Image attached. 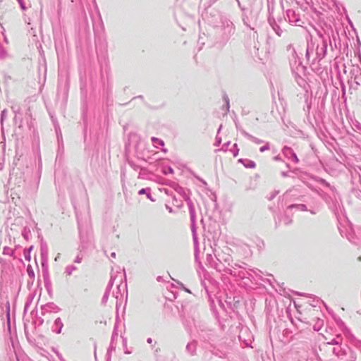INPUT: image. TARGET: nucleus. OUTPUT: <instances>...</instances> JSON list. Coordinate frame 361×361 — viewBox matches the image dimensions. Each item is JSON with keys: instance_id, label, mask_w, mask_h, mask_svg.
Here are the masks:
<instances>
[{"instance_id": "39448f33", "label": "nucleus", "mask_w": 361, "mask_h": 361, "mask_svg": "<svg viewBox=\"0 0 361 361\" xmlns=\"http://www.w3.org/2000/svg\"><path fill=\"white\" fill-rule=\"evenodd\" d=\"M188 206H189L190 220L192 222V226L193 227L195 222V209H194L192 202L190 200L188 202Z\"/></svg>"}, {"instance_id": "c85d7f7f", "label": "nucleus", "mask_w": 361, "mask_h": 361, "mask_svg": "<svg viewBox=\"0 0 361 361\" xmlns=\"http://www.w3.org/2000/svg\"><path fill=\"white\" fill-rule=\"evenodd\" d=\"M146 191H147V190H146V189L142 188V189H141V190L138 192V194H139V195H143V194H145V193H146Z\"/></svg>"}, {"instance_id": "a211bd4d", "label": "nucleus", "mask_w": 361, "mask_h": 361, "mask_svg": "<svg viewBox=\"0 0 361 361\" xmlns=\"http://www.w3.org/2000/svg\"><path fill=\"white\" fill-rule=\"evenodd\" d=\"M6 56V51L1 47H0V57L4 58Z\"/></svg>"}, {"instance_id": "f704fd0d", "label": "nucleus", "mask_w": 361, "mask_h": 361, "mask_svg": "<svg viewBox=\"0 0 361 361\" xmlns=\"http://www.w3.org/2000/svg\"><path fill=\"white\" fill-rule=\"evenodd\" d=\"M221 128H222V126L221 125V126H220V127H219V129H218V132H217V133H218V134H219V132L221 131Z\"/></svg>"}, {"instance_id": "2eb2a0df", "label": "nucleus", "mask_w": 361, "mask_h": 361, "mask_svg": "<svg viewBox=\"0 0 361 361\" xmlns=\"http://www.w3.org/2000/svg\"><path fill=\"white\" fill-rule=\"evenodd\" d=\"M340 343H341V341L338 339V336H337V338H334L330 341H327V344H329V345H338Z\"/></svg>"}, {"instance_id": "9b49d317", "label": "nucleus", "mask_w": 361, "mask_h": 361, "mask_svg": "<svg viewBox=\"0 0 361 361\" xmlns=\"http://www.w3.org/2000/svg\"><path fill=\"white\" fill-rule=\"evenodd\" d=\"M44 286L49 293L51 291V283L49 278L44 279Z\"/></svg>"}, {"instance_id": "58836bf2", "label": "nucleus", "mask_w": 361, "mask_h": 361, "mask_svg": "<svg viewBox=\"0 0 361 361\" xmlns=\"http://www.w3.org/2000/svg\"><path fill=\"white\" fill-rule=\"evenodd\" d=\"M4 40H5V42L7 43V42H7V38L6 37V36H4Z\"/></svg>"}, {"instance_id": "412c9836", "label": "nucleus", "mask_w": 361, "mask_h": 361, "mask_svg": "<svg viewBox=\"0 0 361 361\" xmlns=\"http://www.w3.org/2000/svg\"><path fill=\"white\" fill-rule=\"evenodd\" d=\"M247 168H254L255 166V163L254 161H250L248 165H245Z\"/></svg>"}, {"instance_id": "f03ea898", "label": "nucleus", "mask_w": 361, "mask_h": 361, "mask_svg": "<svg viewBox=\"0 0 361 361\" xmlns=\"http://www.w3.org/2000/svg\"><path fill=\"white\" fill-rule=\"evenodd\" d=\"M327 51V43L325 40H322L321 43H318L316 47V54L318 59L324 58Z\"/></svg>"}, {"instance_id": "473e14b6", "label": "nucleus", "mask_w": 361, "mask_h": 361, "mask_svg": "<svg viewBox=\"0 0 361 361\" xmlns=\"http://www.w3.org/2000/svg\"><path fill=\"white\" fill-rule=\"evenodd\" d=\"M230 145V142H227L226 144H225V147L223 148L224 150H226V147Z\"/></svg>"}, {"instance_id": "6ab92c4d", "label": "nucleus", "mask_w": 361, "mask_h": 361, "mask_svg": "<svg viewBox=\"0 0 361 361\" xmlns=\"http://www.w3.org/2000/svg\"><path fill=\"white\" fill-rule=\"evenodd\" d=\"M221 138L220 137H219L218 135H216L215 145L219 146L221 144Z\"/></svg>"}, {"instance_id": "e433bc0d", "label": "nucleus", "mask_w": 361, "mask_h": 361, "mask_svg": "<svg viewBox=\"0 0 361 361\" xmlns=\"http://www.w3.org/2000/svg\"><path fill=\"white\" fill-rule=\"evenodd\" d=\"M28 273H29V274H30H30H32V276L34 275L33 271H28Z\"/></svg>"}, {"instance_id": "c756f323", "label": "nucleus", "mask_w": 361, "mask_h": 361, "mask_svg": "<svg viewBox=\"0 0 361 361\" xmlns=\"http://www.w3.org/2000/svg\"><path fill=\"white\" fill-rule=\"evenodd\" d=\"M225 101H226V103L227 109H228V108H229V99H228L227 96H225Z\"/></svg>"}, {"instance_id": "2f4dec72", "label": "nucleus", "mask_w": 361, "mask_h": 361, "mask_svg": "<svg viewBox=\"0 0 361 361\" xmlns=\"http://www.w3.org/2000/svg\"><path fill=\"white\" fill-rule=\"evenodd\" d=\"M147 197L148 199H149L151 201H154L153 198L152 197V195L150 193L147 194Z\"/></svg>"}, {"instance_id": "a878e982", "label": "nucleus", "mask_w": 361, "mask_h": 361, "mask_svg": "<svg viewBox=\"0 0 361 361\" xmlns=\"http://www.w3.org/2000/svg\"><path fill=\"white\" fill-rule=\"evenodd\" d=\"M278 194H279V191H275L274 193L270 196L269 200H271L274 199Z\"/></svg>"}, {"instance_id": "4c0bfd02", "label": "nucleus", "mask_w": 361, "mask_h": 361, "mask_svg": "<svg viewBox=\"0 0 361 361\" xmlns=\"http://www.w3.org/2000/svg\"><path fill=\"white\" fill-rule=\"evenodd\" d=\"M238 154V152H235V153L233 154L234 157H236Z\"/></svg>"}, {"instance_id": "a19ab883", "label": "nucleus", "mask_w": 361, "mask_h": 361, "mask_svg": "<svg viewBox=\"0 0 361 361\" xmlns=\"http://www.w3.org/2000/svg\"><path fill=\"white\" fill-rule=\"evenodd\" d=\"M163 152H166V149H162Z\"/></svg>"}, {"instance_id": "7ed1b4c3", "label": "nucleus", "mask_w": 361, "mask_h": 361, "mask_svg": "<svg viewBox=\"0 0 361 361\" xmlns=\"http://www.w3.org/2000/svg\"><path fill=\"white\" fill-rule=\"evenodd\" d=\"M287 18L290 23L297 24L300 21L298 16L293 10H288L286 12Z\"/></svg>"}, {"instance_id": "ddd939ff", "label": "nucleus", "mask_w": 361, "mask_h": 361, "mask_svg": "<svg viewBox=\"0 0 361 361\" xmlns=\"http://www.w3.org/2000/svg\"><path fill=\"white\" fill-rule=\"evenodd\" d=\"M3 254L6 255H12L13 254V250L8 247H5L3 249Z\"/></svg>"}, {"instance_id": "20e7f679", "label": "nucleus", "mask_w": 361, "mask_h": 361, "mask_svg": "<svg viewBox=\"0 0 361 361\" xmlns=\"http://www.w3.org/2000/svg\"><path fill=\"white\" fill-rule=\"evenodd\" d=\"M116 278H117V276L111 275V279L109 281V285H108V287H107V290H106V291L104 293V295L103 297V301H106L107 300V298H108V296L109 295V293H110V289L113 287V285H114V281H116Z\"/></svg>"}, {"instance_id": "c9c22d12", "label": "nucleus", "mask_w": 361, "mask_h": 361, "mask_svg": "<svg viewBox=\"0 0 361 361\" xmlns=\"http://www.w3.org/2000/svg\"><path fill=\"white\" fill-rule=\"evenodd\" d=\"M111 257L114 258L116 257V253L115 252H112L111 253Z\"/></svg>"}, {"instance_id": "0eeeda50", "label": "nucleus", "mask_w": 361, "mask_h": 361, "mask_svg": "<svg viewBox=\"0 0 361 361\" xmlns=\"http://www.w3.org/2000/svg\"><path fill=\"white\" fill-rule=\"evenodd\" d=\"M77 269V267L74 265L70 264L66 267L65 274L67 276H71L73 272Z\"/></svg>"}, {"instance_id": "1a4fd4ad", "label": "nucleus", "mask_w": 361, "mask_h": 361, "mask_svg": "<svg viewBox=\"0 0 361 361\" xmlns=\"http://www.w3.org/2000/svg\"><path fill=\"white\" fill-rule=\"evenodd\" d=\"M192 234H193L194 244H195V257L197 258V252H198V242H197V236L195 235L194 226L193 227L192 226Z\"/></svg>"}, {"instance_id": "f3484780", "label": "nucleus", "mask_w": 361, "mask_h": 361, "mask_svg": "<svg viewBox=\"0 0 361 361\" xmlns=\"http://www.w3.org/2000/svg\"><path fill=\"white\" fill-rule=\"evenodd\" d=\"M269 149V145L267 143V144H266L265 145H264V146L261 147L259 148V151H260L261 152H264V151H266V150H268Z\"/></svg>"}, {"instance_id": "423d86ee", "label": "nucleus", "mask_w": 361, "mask_h": 361, "mask_svg": "<svg viewBox=\"0 0 361 361\" xmlns=\"http://www.w3.org/2000/svg\"><path fill=\"white\" fill-rule=\"evenodd\" d=\"M241 133L247 137V138L250 139L252 141H253L254 142L257 143V144H259V143H262L263 141L257 138V137H255L253 136H252L251 135H250L249 133H247V132L244 131V130H241Z\"/></svg>"}, {"instance_id": "393cba45", "label": "nucleus", "mask_w": 361, "mask_h": 361, "mask_svg": "<svg viewBox=\"0 0 361 361\" xmlns=\"http://www.w3.org/2000/svg\"><path fill=\"white\" fill-rule=\"evenodd\" d=\"M310 54V47L308 46L306 50V57L309 58Z\"/></svg>"}, {"instance_id": "f8f14e48", "label": "nucleus", "mask_w": 361, "mask_h": 361, "mask_svg": "<svg viewBox=\"0 0 361 361\" xmlns=\"http://www.w3.org/2000/svg\"><path fill=\"white\" fill-rule=\"evenodd\" d=\"M322 325H323V320L319 319L317 320V323L315 324V325L314 326V330L317 331H319L320 329L322 328Z\"/></svg>"}, {"instance_id": "9d476101", "label": "nucleus", "mask_w": 361, "mask_h": 361, "mask_svg": "<svg viewBox=\"0 0 361 361\" xmlns=\"http://www.w3.org/2000/svg\"><path fill=\"white\" fill-rule=\"evenodd\" d=\"M289 209L293 208H298V209H300L302 211H305L307 209V207L305 204H291L288 207Z\"/></svg>"}, {"instance_id": "bb28decb", "label": "nucleus", "mask_w": 361, "mask_h": 361, "mask_svg": "<svg viewBox=\"0 0 361 361\" xmlns=\"http://www.w3.org/2000/svg\"><path fill=\"white\" fill-rule=\"evenodd\" d=\"M81 260H82V258L79 256H77L76 258L75 259L74 262L75 263H80Z\"/></svg>"}, {"instance_id": "ea45409f", "label": "nucleus", "mask_w": 361, "mask_h": 361, "mask_svg": "<svg viewBox=\"0 0 361 361\" xmlns=\"http://www.w3.org/2000/svg\"><path fill=\"white\" fill-rule=\"evenodd\" d=\"M185 290L186 292H188V293H190V291L188 289H187V288H185Z\"/></svg>"}, {"instance_id": "b1692460", "label": "nucleus", "mask_w": 361, "mask_h": 361, "mask_svg": "<svg viewBox=\"0 0 361 361\" xmlns=\"http://www.w3.org/2000/svg\"><path fill=\"white\" fill-rule=\"evenodd\" d=\"M165 174H167L168 173H173V169L171 168V167H169L168 168V171H165L164 172Z\"/></svg>"}, {"instance_id": "aec40b11", "label": "nucleus", "mask_w": 361, "mask_h": 361, "mask_svg": "<svg viewBox=\"0 0 361 361\" xmlns=\"http://www.w3.org/2000/svg\"><path fill=\"white\" fill-rule=\"evenodd\" d=\"M7 317L8 320H10V305L9 302H7Z\"/></svg>"}, {"instance_id": "5701e85b", "label": "nucleus", "mask_w": 361, "mask_h": 361, "mask_svg": "<svg viewBox=\"0 0 361 361\" xmlns=\"http://www.w3.org/2000/svg\"><path fill=\"white\" fill-rule=\"evenodd\" d=\"M195 348V345L193 343H189L186 346V348L188 350H190L191 348Z\"/></svg>"}, {"instance_id": "4468645a", "label": "nucleus", "mask_w": 361, "mask_h": 361, "mask_svg": "<svg viewBox=\"0 0 361 361\" xmlns=\"http://www.w3.org/2000/svg\"><path fill=\"white\" fill-rule=\"evenodd\" d=\"M152 141L156 145V144H158L160 146H164V142L162 140H159L155 137H152Z\"/></svg>"}, {"instance_id": "dca6fc26", "label": "nucleus", "mask_w": 361, "mask_h": 361, "mask_svg": "<svg viewBox=\"0 0 361 361\" xmlns=\"http://www.w3.org/2000/svg\"><path fill=\"white\" fill-rule=\"evenodd\" d=\"M6 114H7V111L6 109H4L2 111H1V122L2 123L3 121L5 119V118L6 117Z\"/></svg>"}, {"instance_id": "4be33fe9", "label": "nucleus", "mask_w": 361, "mask_h": 361, "mask_svg": "<svg viewBox=\"0 0 361 361\" xmlns=\"http://www.w3.org/2000/svg\"><path fill=\"white\" fill-rule=\"evenodd\" d=\"M18 1V3L20 4V7L23 10H25V6L24 5V3H23V0H17Z\"/></svg>"}, {"instance_id": "7c9ffc66", "label": "nucleus", "mask_w": 361, "mask_h": 361, "mask_svg": "<svg viewBox=\"0 0 361 361\" xmlns=\"http://www.w3.org/2000/svg\"><path fill=\"white\" fill-rule=\"evenodd\" d=\"M291 154H292V155L293 157V159H294L295 161L298 162V159L296 154L294 152H291Z\"/></svg>"}, {"instance_id": "6e6552de", "label": "nucleus", "mask_w": 361, "mask_h": 361, "mask_svg": "<svg viewBox=\"0 0 361 361\" xmlns=\"http://www.w3.org/2000/svg\"><path fill=\"white\" fill-rule=\"evenodd\" d=\"M54 324L58 327V329L56 330V334H60L61 332L63 324L60 318H57L54 321Z\"/></svg>"}, {"instance_id": "cd10ccee", "label": "nucleus", "mask_w": 361, "mask_h": 361, "mask_svg": "<svg viewBox=\"0 0 361 361\" xmlns=\"http://www.w3.org/2000/svg\"><path fill=\"white\" fill-rule=\"evenodd\" d=\"M288 151H290V152H292L290 148L288 147H284L283 149V153H286V152Z\"/></svg>"}, {"instance_id": "72a5a7b5", "label": "nucleus", "mask_w": 361, "mask_h": 361, "mask_svg": "<svg viewBox=\"0 0 361 361\" xmlns=\"http://www.w3.org/2000/svg\"><path fill=\"white\" fill-rule=\"evenodd\" d=\"M152 338H149L147 339V343H152Z\"/></svg>"}, {"instance_id": "f257e3e1", "label": "nucleus", "mask_w": 361, "mask_h": 361, "mask_svg": "<svg viewBox=\"0 0 361 361\" xmlns=\"http://www.w3.org/2000/svg\"><path fill=\"white\" fill-rule=\"evenodd\" d=\"M120 275H121V274H120ZM121 276V279H120L121 283L116 284V290H114L113 293H112L113 296L116 299V306H118V303L121 305L124 301V300L126 298V286L122 285V283H121L122 276Z\"/></svg>"}]
</instances>
